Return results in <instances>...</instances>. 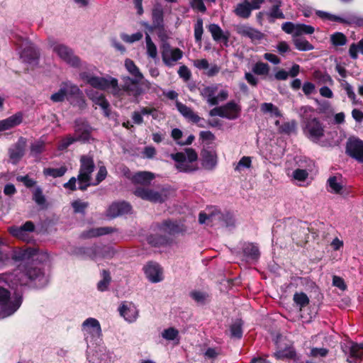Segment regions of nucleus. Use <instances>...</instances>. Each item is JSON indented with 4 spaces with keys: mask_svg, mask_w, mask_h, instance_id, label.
<instances>
[{
    "mask_svg": "<svg viewBox=\"0 0 363 363\" xmlns=\"http://www.w3.org/2000/svg\"><path fill=\"white\" fill-rule=\"evenodd\" d=\"M241 106L235 101H230L223 106L212 108L209 115L211 116H219L228 120L238 118L241 113Z\"/></svg>",
    "mask_w": 363,
    "mask_h": 363,
    "instance_id": "nucleus-9",
    "label": "nucleus"
},
{
    "mask_svg": "<svg viewBox=\"0 0 363 363\" xmlns=\"http://www.w3.org/2000/svg\"><path fill=\"white\" fill-rule=\"evenodd\" d=\"M295 48L300 51H309L314 49V46L304 38H294L292 39Z\"/></svg>",
    "mask_w": 363,
    "mask_h": 363,
    "instance_id": "nucleus-39",
    "label": "nucleus"
},
{
    "mask_svg": "<svg viewBox=\"0 0 363 363\" xmlns=\"http://www.w3.org/2000/svg\"><path fill=\"white\" fill-rule=\"evenodd\" d=\"M203 33V20L199 18L194 24V38L196 43H201Z\"/></svg>",
    "mask_w": 363,
    "mask_h": 363,
    "instance_id": "nucleus-63",
    "label": "nucleus"
},
{
    "mask_svg": "<svg viewBox=\"0 0 363 363\" xmlns=\"http://www.w3.org/2000/svg\"><path fill=\"white\" fill-rule=\"evenodd\" d=\"M281 1H278V2L274 5L269 10L268 15L270 18H272L271 21H274L276 18L284 19L285 16L282 11L279 9L281 6Z\"/></svg>",
    "mask_w": 363,
    "mask_h": 363,
    "instance_id": "nucleus-54",
    "label": "nucleus"
},
{
    "mask_svg": "<svg viewBox=\"0 0 363 363\" xmlns=\"http://www.w3.org/2000/svg\"><path fill=\"white\" fill-rule=\"evenodd\" d=\"M345 353L349 363H361L363 359V345L352 342Z\"/></svg>",
    "mask_w": 363,
    "mask_h": 363,
    "instance_id": "nucleus-19",
    "label": "nucleus"
},
{
    "mask_svg": "<svg viewBox=\"0 0 363 363\" xmlns=\"http://www.w3.org/2000/svg\"><path fill=\"white\" fill-rule=\"evenodd\" d=\"M238 33L242 36L250 38L252 41H259L264 38V34L259 30L247 26L240 27Z\"/></svg>",
    "mask_w": 363,
    "mask_h": 363,
    "instance_id": "nucleus-29",
    "label": "nucleus"
},
{
    "mask_svg": "<svg viewBox=\"0 0 363 363\" xmlns=\"http://www.w3.org/2000/svg\"><path fill=\"white\" fill-rule=\"evenodd\" d=\"M67 169L65 166H61L59 168H45L43 174L46 177H52L53 178L62 177L67 172Z\"/></svg>",
    "mask_w": 363,
    "mask_h": 363,
    "instance_id": "nucleus-48",
    "label": "nucleus"
},
{
    "mask_svg": "<svg viewBox=\"0 0 363 363\" xmlns=\"http://www.w3.org/2000/svg\"><path fill=\"white\" fill-rule=\"evenodd\" d=\"M76 68L79 69V78L89 84V78H93L95 76L94 72L96 67L81 60V65Z\"/></svg>",
    "mask_w": 363,
    "mask_h": 363,
    "instance_id": "nucleus-27",
    "label": "nucleus"
},
{
    "mask_svg": "<svg viewBox=\"0 0 363 363\" xmlns=\"http://www.w3.org/2000/svg\"><path fill=\"white\" fill-rule=\"evenodd\" d=\"M49 45L52 52L69 66L77 67L81 65V59L69 46L54 40H49Z\"/></svg>",
    "mask_w": 363,
    "mask_h": 363,
    "instance_id": "nucleus-6",
    "label": "nucleus"
},
{
    "mask_svg": "<svg viewBox=\"0 0 363 363\" xmlns=\"http://www.w3.org/2000/svg\"><path fill=\"white\" fill-rule=\"evenodd\" d=\"M242 321L236 320L230 327V337L240 339L242 336Z\"/></svg>",
    "mask_w": 363,
    "mask_h": 363,
    "instance_id": "nucleus-47",
    "label": "nucleus"
},
{
    "mask_svg": "<svg viewBox=\"0 0 363 363\" xmlns=\"http://www.w3.org/2000/svg\"><path fill=\"white\" fill-rule=\"evenodd\" d=\"M91 128L88 123L82 120L75 121V136L78 141H87L90 138Z\"/></svg>",
    "mask_w": 363,
    "mask_h": 363,
    "instance_id": "nucleus-25",
    "label": "nucleus"
},
{
    "mask_svg": "<svg viewBox=\"0 0 363 363\" xmlns=\"http://www.w3.org/2000/svg\"><path fill=\"white\" fill-rule=\"evenodd\" d=\"M221 212L215 209L209 213L201 212L199 216V221L201 224H210L211 225H217V219L221 218Z\"/></svg>",
    "mask_w": 363,
    "mask_h": 363,
    "instance_id": "nucleus-30",
    "label": "nucleus"
},
{
    "mask_svg": "<svg viewBox=\"0 0 363 363\" xmlns=\"http://www.w3.org/2000/svg\"><path fill=\"white\" fill-rule=\"evenodd\" d=\"M162 336L167 340H177V343L179 342V331L174 328H169L164 330V331L162 333Z\"/></svg>",
    "mask_w": 363,
    "mask_h": 363,
    "instance_id": "nucleus-59",
    "label": "nucleus"
},
{
    "mask_svg": "<svg viewBox=\"0 0 363 363\" xmlns=\"http://www.w3.org/2000/svg\"><path fill=\"white\" fill-rule=\"evenodd\" d=\"M202 166L207 170H213L218 164V156L215 150H204L201 153Z\"/></svg>",
    "mask_w": 363,
    "mask_h": 363,
    "instance_id": "nucleus-26",
    "label": "nucleus"
},
{
    "mask_svg": "<svg viewBox=\"0 0 363 363\" xmlns=\"http://www.w3.org/2000/svg\"><path fill=\"white\" fill-rule=\"evenodd\" d=\"M81 94L79 88L70 81L61 84L60 89L50 96V100L54 103L62 102L67 95L77 96Z\"/></svg>",
    "mask_w": 363,
    "mask_h": 363,
    "instance_id": "nucleus-15",
    "label": "nucleus"
},
{
    "mask_svg": "<svg viewBox=\"0 0 363 363\" xmlns=\"http://www.w3.org/2000/svg\"><path fill=\"white\" fill-rule=\"evenodd\" d=\"M274 355L277 359H292L295 357L296 352L292 347H289L277 351Z\"/></svg>",
    "mask_w": 363,
    "mask_h": 363,
    "instance_id": "nucleus-50",
    "label": "nucleus"
},
{
    "mask_svg": "<svg viewBox=\"0 0 363 363\" xmlns=\"http://www.w3.org/2000/svg\"><path fill=\"white\" fill-rule=\"evenodd\" d=\"M8 230L13 237L21 241L30 242L33 240L32 234L35 230V225L32 221H26L21 226H11Z\"/></svg>",
    "mask_w": 363,
    "mask_h": 363,
    "instance_id": "nucleus-13",
    "label": "nucleus"
},
{
    "mask_svg": "<svg viewBox=\"0 0 363 363\" xmlns=\"http://www.w3.org/2000/svg\"><path fill=\"white\" fill-rule=\"evenodd\" d=\"M315 31V28L303 23H296V29L294 38H301L302 35H311Z\"/></svg>",
    "mask_w": 363,
    "mask_h": 363,
    "instance_id": "nucleus-42",
    "label": "nucleus"
},
{
    "mask_svg": "<svg viewBox=\"0 0 363 363\" xmlns=\"http://www.w3.org/2000/svg\"><path fill=\"white\" fill-rule=\"evenodd\" d=\"M2 277L11 288L26 285L43 288L48 283V278L41 268L33 264H21L12 273L4 274Z\"/></svg>",
    "mask_w": 363,
    "mask_h": 363,
    "instance_id": "nucleus-1",
    "label": "nucleus"
},
{
    "mask_svg": "<svg viewBox=\"0 0 363 363\" xmlns=\"http://www.w3.org/2000/svg\"><path fill=\"white\" fill-rule=\"evenodd\" d=\"M252 160L250 157L244 156L242 157L239 162L235 166V171L241 172L245 169H249L251 167Z\"/></svg>",
    "mask_w": 363,
    "mask_h": 363,
    "instance_id": "nucleus-56",
    "label": "nucleus"
},
{
    "mask_svg": "<svg viewBox=\"0 0 363 363\" xmlns=\"http://www.w3.org/2000/svg\"><path fill=\"white\" fill-rule=\"evenodd\" d=\"M244 255L253 260H257L259 257V250L258 247L254 243H246L242 247Z\"/></svg>",
    "mask_w": 363,
    "mask_h": 363,
    "instance_id": "nucleus-37",
    "label": "nucleus"
},
{
    "mask_svg": "<svg viewBox=\"0 0 363 363\" xmlns=\"http://www.w3.org/2000/svg\"><path fill=\"white\" fill-rule=\"evenodd\" d=\"M22 119V114L17 113L6 119L0 121V131L7 130L19 125L21 123Z\"/></svg>",
    "mask_w": 363,
    "mask_h": 363,
    "instance_id": "nucleus-28",
    "label": "nucleus"
},
{
    "mask_svg": "<svg viewBox=\"0 0 363 363\" xmlns=\"http://www.w3.org/2000/svg\"><path fill=\"white\" fill-rule=\"evenodd\" d=\"M218 87L216 86H210L203 88L201 91V96L206 100L211 106L218 104V97H216Z\"/></svg>",
    "mask_w": 363,
    "mask_h": 363,
    "instance_id": "nucleus-32",
    "label": "nucleus"
},
{
    "mask_svg": "<svg viewBox=\"0 0 363 363\" xmlns=\"http://www.w3.org/2000/svg\"><path fill=\"white\" fill-rule=\"evenodd\" d=\"M121 38L127 43H133L135 42L140 40L143 37V34L142 32H137L135 33H133L132 35H128L126 33H121Z\"/></svg>",
    "mask_w": 363,
    "mask_h": 363,
    "instance_id": "nucleus-60",
    "label": "nucleus"
},
{
    "mask_svg": "<svg viewBox=\"0 0 363 363\" xmlns=\"http://www.w3.org/2000/svg\"><path fill=\"white\" fill-rule=\"evenodd\" d=\"M85 92L88 98L91 100L94 104L99 106L102 108L104 115L107 117L109 116L110 105L104 94L93 89H86Z\"/></svg>",
    "mask_w": 363,
    "mask_h": 363,
    "instance_id": "nucleus-17",
    "label": "nucleus"
},
{
    "mask_svg": "<svg viewBox=\"0 0 363 363\" xmlns=\"http://www.w3.org/2000/svg\"><path fill=\"white\" fill-rule=\"evenodd\" d=\"M253 10L250 1L245 0L242 3L238 4L235 9V13L243 18H247Z\"/></svg>",
    "mask_w": 363,
    "mask_h": 363,
    "instance_id": "nucleus-36",
    "label": "nucleus"
},
{
    "mask_svg": "<svg viewBox=\"0 0 363 363\" xmlns=\"http://www.w3.org/2000/svg\"><path fill=\"white\" fill-rule=\"evenodd\" d=\"M89 84L94 89L110 91L112 94L119 93L118 79L111 76L102 77L95 75L93 78H89Z\"/></svg>",
    "mask_w": 363,
    "mask_h": 363,
    "instance_id": "nucleus-11",
    "label": "nucleus"
},
{
    "mask_svg": "<svg viewBox=\"0 0 363 363\" xmlns=\"http://www.w3.org/2000/svg\"><path fill=\"white\" fill-rule=\"evenodd\" d=\"M176 107L186 119L198 124L200 127H204V125L200 123V122L203 121V119L194 113L191 108L178 101H176Z\"/></svg>",
    "mask_w": 363,
    "mask_h": 363,
    "instance_id": "nucleus-22",
    "label": "nucleus"
},
{
    "mask_svg": "<svg viewBox=\"0 0 363 363\" xmlns=\"http://www.w3.org/2000/svg\"><path fill=\"white\" fill-rule=\"evenodd\" d=\"M161 50L162 62L169 67L174 66L183 57V52L179 48H172L167 43H163Z\"/></svg>",
    "mask_w": 363,
    "mask_h": 363,
    "instance_id": "nucleus-14",
    "label": "nucleus"
},
{
    "mask_svg": "<svg viewBox=\"0 0 363 363\" xmlns=\"http://www.w3.org/2000/svg\"><path fill=\"white\" fill-rule=\"evenodd\" d=\"M330 40L335 46H342L346 44V36L340 32H336L330 36Z\"/></svg>",
    "mask_w": 363,
    "mask_h": 363,
    "instance_id": "nucleus-62",
    "label": "nucleus"
},
{
    "mask_svg": "<svg viewBox=\"0 0 363 363\" xmlns=\"http://www.w3.org/2000/svg\"><path fill=\"white\" fill-rule=\"evenodd\" d=\"M315 14L319 18H322L323 20H328V21H337V22H340V23H342V21H343V18H341L340 16L331 14V13H328L326 11H323L317 10L315 11Z\"/></svg>",
    "mask_w": 363,
    "mask_h": 363,
    "instance_id": "nucleus-61",
    "label": "nucleus"
},
{
    "mask_svg": "<svg viewBox=\"0 0 363 363\" xmlns=\"http://www.w3.org/2000/svg\"><path fill=\"white\" fill-rule=\"evenodd\" d=\"M120 315L128 323L135 322L139 314L138 309L133 303H123L119 308Z\"/></svg>",
    "mask_w": 363,
    "mask_h": 363,
    "instance_id": "nucleus-20",
    "label": "nucleus"
},
{
    "mask_svg": "<svg viewBox=\"0 0 363 363\" xmlns=\"http://www.w3.org/2000/svg\"><path fill=\"white\" fill-rule=\"evenodd\" d=\"M95 168L93 157L89 155H82L80 157V168L77 179L79 189L84 191L91 185V174Z\"/></svg>",
    "mask_w": 363,
    "mask_h": 363,
    "instance_id": "nucleus-7",
    "label": "nucleus"
},
{
    "mask_svg": "<svg viewBox=\"0 0 363 363\" xmlns=\"http://www.w3.org/2000/svg\"><path fill=\"white\" fill-rule=\"evenodd\" d=\"M293 299L294 301L300 307V309L306 306L309 303V298L303 292L295 293Z\"/></svg>",
    "mask_w": 363,
    "mask_h": 363,
    "instance_id": "nucleus-58",
    "label": "nucleus"
},
{
    "mask_svg": "<svg viewBox=\"0 0 363 363\" xmlns=\"http://www.w3.org/2000/svg\"><path fill=\"white\" fill-rule=\"evenodd\" d=\"M208 30L211 33L214 40L218 41L221 39L227 40V37L224 36L223 32L218 25L215 23L210 24Z\"/></svg>",
    "mask_w": 363,
    "mask_h": 363,
    "instance_id": "nucleus-51",
    "label": "nucleus"
},
{
    "mask_svg": "<svg viewBox=\"0 0 363 363\" xmlns=\"http://www.w3.org/2000/svg\"><path fill=\"white\" fill-rule=\"evenodd\" d=\"M176 107L186 119L198 124L200 127H204V125L200 123V122L203 121V119L194 113L191 108L178 101H176Z\"/></svg>",
    "mask_w": 363,
    "mask_h": 363,
    "instance_id": "nucleus-21",
    "label": "nucleus"
},
{
    "mask_svg": "<svg viewBox=\"0 0 363 363\" xmlns=\"http://www.w3.org/2000/svg\"><path fill=\"white\" fill-rule=\"evenodd\" d=\"M131 211V206L125 202L113 203L106 211V216L109 218H116L128 213Z\"/></svg>",
    "mask_w": 363,
    "mask_h": 363,
    "instance_id": "nucleus-23",
    "label": "nucleus"
},
{
    "mask_svg": "<svg viewBox=\"0 0 363 363\" xmlns=\"http://www.w3.org/2000/svg\"><path fill=\"white\" fill-rule=\"evenodd\" d=\"M114 229L111 227H100L96 228H91L82 233V236L84 238H96L114 232Z\"/></svg>",
    "mask_w": 363,
    "mask_h": 363,
    "instance_id": "nucleus-34",
    "label": "nucleus"
},
{
    "mask_svg": "<svg viewBox=\"0 0 363 363\" xmlns=\"http://www.w3.org/2000/svg\"><path fill=\"white\" fill-rule=\"evenodd\" d=\"M134 194L143 200L152 203H162L169 197V191L166 189L155 191L148 187L138 186L135 189Z\"/></svg>",
    "mask_w": 363,
    "mask_h": 363,
    "instance_id": "nucleus-10",
    "label": "nucleus"
},
{
    "mask_svg": "<svg viewBox=\"0 0 363 363\" xmlns=\"http://www.w3.org/2000/svg\"><path fill=\"white\" fill-rule=\"evenodd\" d=\"M139 81L136 78L124 77L122 87L118 86V94L113 95L120 99H123L126 95L134 98L138 97L143 93L142 88L138 84Z\"/></svg>",
    "mask_w": 363,
    "mask_h": 363,
    "instance_id": "nucleus-12",
    "label": "nucleus"
},
{
    "mask_svg": "<svg viewBox=\"0 0 363 363\" xmlns=\"http://www.w3.org/2000/svg\"><path fill=\"white\" fill-rule=\"evenodd\" d=\"M145 44L147 56L152 59H156L157 57V48L148 33L145 35Z\"/></svg>",
    "mask_w": 363,
    "mask_h": 363,
    "instance_id": "nucleus-44",
    "label": "nucleus"
},
{
    "mask_svg": "<svg viewBox=\"0 0 363 363\" xmlns=\"http://www.w3.org/2000/svg\"><path fill=\"white\" fill-rule=\"evenodd\" d=\"M21 47L23 49L20 52V58L23 62L32 65L38 64L40 54L35 46L26 39H22Z\"/></svg>",
    "mask_w": 363,
    "mask_h": 363,
    "instance_id": "nucleus-16",
    "label": "nucleus"
},
{
    "mask_svg": "<svg viewBox=\"0 0 363 363\" xmlns=\"http://www.w3.org/2000/svg\"><path fill=\"white\" fill-rule=\"evenodd\" d=\"M170 157L176 162L175 167L179 172H191L197 169L194 162L197 160L198 155L192 148H186L185 152L171 154Z\"/></svg>",
    "mask_w": 363,
    "mask_h": 363,
    "instance_id": "nucleus-5",
    "label": "nucleus"
},
{
    "mask_svg": "<svg viewBox=\"0 0 363 363\" xmlns=\"http://www.w3.org/2000/svg\"><path fill=\"white\" fill-rule=\"evenodd\" d=\"M102 279L99 281L97 284V289L100 291H104L107 290L108 285L111 282L110 273L106 270H103L101 273Z\"/></svg>",
    "mask_w": 363,
    "mask_h": 363,
    "instance_id": "nucleus-55",
    "label": "nucleus"
},
{
    "mask_svg": "<svg viewBox=\"0 0 363 363\" xmlns=\"http://www.w3.org/2000/svg\"><path fill=\"white\" fill-rule=\"evenodd\" d=\"M328 190L333 194H341L343 188L341 180L340 178L333 176L330 177L327 182Z\"/></svg>",
    "mask_w": 363,
    "mask_h": 363,
    "instance_id": "nucleus-38",
    "label": "nucleus"
},
{
    "mask_svg": "<svg viewBox=\"0 0 363 363\" xmlns=\"http://www.w3.org/2000/svg\"><path fill=\"white\" fill-rule=\"evenodd\" d=\"M347 152L358 162H363V141L356 139L347 145Z\"/></svg>",
    "mask_w": 363,
    "mask_h": 363,
    "instance_id": "nucleus-24",
    "label": "nucleus"
},
{
    "mask_svg": "<svg viewBox=\"0 0 363 363\" xmlns=\"http://www.w3.org/2000/svg\"><path fill=\"white\" fill-rule=\"evenodd\" d=\"M22 296L15 293L11 297L8 290L0 286V318H4L13 314L21 306Z\"/></svg>",
    "mask_w": 363,
    "mask_h": 363,
    "instance_id": "nucleus-4",
    "label": "nucleus"
},
{
    "mask_svg": "<svg viewBox=\"0 0 363 363\" xmlns=\"http://www.w3.org/2000/svg\"><path fill=\"white\" fill-rule=\"evenodd\" d=\"M94 357L97 359L98 363H112L113 361V354L103 347H99V350L93 354V361L95 360Z\"/></svg>",
    "mask_w": 363,
    "mask_h": 363,
    "instance_id": "nucleus-35",
    "label": "nucleus"
},
{
    "mask_svg": "<svg viewBox=\"0 0 363 363\" xmlns=\"http://www.w3.org/2000/svg\"><path fill=\"white\" fill-rule=\"evenodd\" d=\"M125 67L128 72L137 79L141 80L143 78V74L140 72L138 67L135 65L132 60H125Z\"/></svg>",
    "mask_w": 363,
    "mask_h": 363,
    "instance_id": "nucleus-46",
    "label": "nucleus"
},
{
    "mask_svg": "<svg viewBox=\"0 0 363 363\" xmlns=\"http://www.w3.org/2000/svg\"><path fill=\"white\" fill-rule=\"evenodd\" d=\"M261 111L264 113H271L276 117H281V113L278 107L272 103H263L260 106Z\"/></svg>",
    "mask_w": 363,
    "mask_h": 363,
    "instance_id": "nucleus-53",
    "label": "nucleus"
},
{
    "mask_svg": "<svg viewBox=\"0 0 363 363\" xmlns=\"http://www.w3.org/2000/svg\"><path fill=\"white\" fill-rule=\"evenodd\" d=\"M152 25L155 28H162L164 26L163 10L155 8L152 11Z\"/></svg>",
    "mask_w": 363,
    "mask_h": 363,
    "instance_id": "nucleus-43",
    "label": "nucleus"
},
{
    "mask_svg": "<svg viewBox=\"0 0 363 363\" xmlns=\"http://www.w3.org/2000/svg\"><path fill=\"white\" fill-rule=\"evenodd\" d=\"M33 200L40 208H45L47 207L45 196L40 186H37L33 191Z\"/></svg>",
    "mask_w": 363,
    "mask_h": 363,
    "instance_id": "nucleus-40",
    "label": "nucleus"
},
{
    "mask_svg": "<svg viewBox=\"0 0 363 363\" xmlns=\"http://www.w3.org/2000/svg\"><path fill=\"white\" fill-rule=\"evenodd\" d=\"M78 253L85 257H89L94 260L101 259L100 246L94 245L87 247H82L79 249Z\"/></svg>",
    "mask_w": 363,
    "mask_h": 363,
    "instance_id": "nucleus-33",
    "label": "nucleus"
},
{
    "mask_svg": "<svg viewBox=\"0 0 363 363\" xmlns=\"http://www.w3.org/2000/svg\"><path fill=\"white\" fill-rule=\"evenodd\" d=\"M184 230L183 225H180L177 221L167 220L157 225V233L150 235L147 238V241L151 245L155 247L164 245L172 241V236Z\"/></svg>",
    "mask_w": 363,
    "mask_h": 363,
    "instance_id": "nucleus-3",
    "label": "nucleus"
},
{
    "mask_svg": "<svg viewBox=\"0 0 363 363\" xmlns=\"http://www.w3.org/2000/svg\"><path fill=\"white\" fill-rule=\"evenodd\" d=\"M339 81L340 82L341 87L345 91L348 98L352 101V104L354 105L357 104L359 101L357 99L352 86L345 79H340Z\"/></svg>",
    "mask_w": 363,
    "mask_h": 363,
    "instance_id": "nucleus-45",
    "label": "nucleus"
},
{
    "mask_svg": "<svg viewBox=\"0 0 363 363\" xmlns=\"http://www.w3.org/2000/svg\"><path fill=\"white\" fill-rule=\"evenodd\" d=\"M222 216L217 219V224L223 227L232 228L235 226V220L233 215L230 212L221 213Z\"/></svg>",
    "mask_w": 363,
    "mask_h": 363,
    "instance_id": "nucleus-41",
    "label": "nucleus"
},
{
    "mask_svg": "<svg viewBox=\"0 0 363 363\" xmlns=\"http://www.w3.org/2000/svg\"><path fill=\"white\" fill-rule=\"evenodd\" d=\"M343 23L346 24H354L358 26L363 27V16L352 14L348 16L347 18H343Z\"/></svg>",
    "mask_w": 363,
    "mask_h": 363,
    "instance_id": "nucleus-64",
    "label": "nucleus"
},
{
    "mask_svg": "<svg viewBox=\"0 0 363 363\" xmlns=\"http://www.w3.org/2000/svg\"><path fill=\"white\" fill-rule=\"evenodd\" d=\"M313 77L314 79L318 82V83L329 84H332L333 83L331 77L328 74L323 73L320 71H315L313 74Z\"/></svg>",
    "mask_w": 363,
    "mask_h": 363,
    "instance_id": "nucleus-57",
    "label": "nucleus"
},
{
    "mask_svg": "<svg viewBox=\"0 0 363 363\" xmlns=\"http://www.w3.org/2000/svg\"><path fill=\"white\" fill-rule=\"evenodd\" d=\"M298 113L304 123L305 135L312 142L318 143L323 138L325 130L319 119L312 116L314 108L310 106H301Z\"/></svg>",
    "mask_w": 363,
    "mask_h": 363,
    "instance_id": "nucleus-2",
    "label": "nucleus"
},
{
    "mask_svg": "<svg viewBox=\"0 0 363 363\" xmlns=\"http://www.w3.org/2000/svg\"><path fill=\"white\" fill-rule=\"evenodd\" d=\"M82 330L84 335L85 340L87 342L88 347L89 343L98 345L101 340V328L99 320L94 318H88L82 325Z\"/></svg>",
    "mask_w": 363,
    "mask_h": 363,
    "instance_id": "nucleus-8",
    "label": "nucleus"
},
{
    "mask_svg": "<svg viewBox=\"0 0 363 363\" xmlns=\"http://www.w3.org/2000/svg\"><path fill=\"white\" fill-rule=\"evenodd\" d=\"M270 67L267 63L262 62H256L252 68V71L255 74L266 76L269 74Z\"/></svg>",
    "mask_w": 363,
    "mask_h": 363,
    "instance_id": "nucleus-49",
    "label": "nucleus"
},
{
    "mask_svg": "<svg viewBox=\"0 0 363 363\" xmlns=\"http://www.w3.org/2000/svg\"><path fill=\"white\" fill-rule=\"evenodd\" d=\"M147 279L152 283H157L162 280V272L156 262H150L143 267Z\"/></svg>",
    "mask_w": 363,
    "mask_h": 363,
    "instance_id": "nucleus-18",
    "label": "nucleus"
},
{
    "mask_svg": "<svg viewBox=\"0 0 363 363\" xmlns=\"http://www.w3.org/2000/svg\"><path fill=\"white\" fill-rule=\"evenodd\" d=\"M24 155V150L21 145H16L9 149V155L13 162H17Z\"/></svg>",
    "mask_w": 363,
    "mask_h": 363,
    "instance_id": "nucleus-52",
    "label": "nucleus"
},
{
    "mask_svg": "<svg viewBox=\"0 0 363 363\" xmlns=\"http://www.w3.org/2000/svg\"><path fill=\"white\" fill-rule=\"evenodd\" d=\"M154 174L150 172H138L132 177V182L135 184L147 186L154 179Z\"/></svg>",
    "mask_w": 363,
    "mask_h": 363,
    "instance_id": "nucleus-31",
    "label": "nucleus"
}]
</instances>
